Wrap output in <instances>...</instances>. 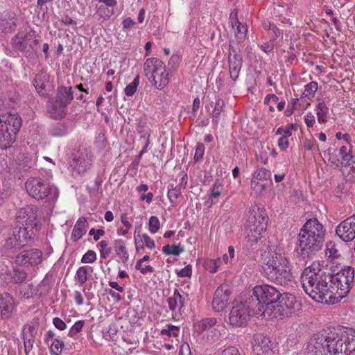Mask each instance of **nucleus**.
<instances>
[{"mask_svg":"<svg viewBox=\"0 0 355 355\" xmlns=\"http://www.w3.org/2000/svg\"><path fill=\"white\" fill-rule=\"evenodd\" d=\"M16 219L19 226L12 230L5 241L4 249L24 248L33 242L38 235L40 224L37 207L27 206L21 208L17 212Z\"/></svg>","mask_w":355,"mask_h":355,"instance_id":"obj_1","label":"nucleus"},{"mask_svg":"<svg viewBox=\"0 0 355 355\" xmlns=\"http://www.w3.org/2000/svg\"><path fill=\"white\" fill-rule=\"evenodd\" d=\"M331 278V273L322 270L318 262H313L304 270L300 280L304 292L313 300L329 304L333 297Z\"/></svg>","mask_w":355,"mask_h":355,"instance_id":"obj_2","label":"nucleus"},{"mask_svg":"<svg viewBox=\"0 0 355 355\" xmlns=\"http://www.w3.org/2000/svg\"><path fill=\"white\" fill-rule=\"evenodd\" d=\"M324 236L325 229L317 218L307 220L298 233L296 252L303 259L311 257L322 248Z\"/></svg>","mask_w":355,"mask_h":355,"instance_id":"obj_3","label":"nucleus"},{"mask_svg":"<svg viewBox=\"0 0 355 355\" xmlns=\"http://www.w3.org/2000/svg\"><path fill=\"white\" fill-rule=\"evenodd\" d=\"M263 272L271 282L286 286L292 281L290 263L283 249L273 247L263 254Z\"/></svg>","mask_w":355,"mask_h":355,"instance_id":"obj_4","label":"nucleus"},{"mask_svg":"<svg viewBox=\"0 0 355 355\" xmlns=\"http://www.w3.org/2000/svg\"><path fill=\"white\" fill-rule=\"evenodd\" d=\"M281 296L280 291L275 287L268 284L259 285L253 288L252 295L248 298V302L253 306L257 317L269 318Z\"/></svg>","mask_w":355,"mask_h":355,"instance_id":"obj_5","label":"nucleus"},{"mask_svg":"<svg viewBox=\"0 0 355 355\" xmlns=\"http://www.w3.org/2000/svg\"><path fill=\"white\" fill-rule=\"evenodd\" d=\"M327 355H349L355 351V330L345 327L329 331Z\"/></svg>","mask_w":355,"mask_h":355,"instance_id":"obj_6","label":"nucleus"},{"mask_svg":"<svg viewBox=\"0 0 355 355\" xmlns=\"http://www.w3.org/2000/svg\"><path fill=\"white\" fill-rule=\"evenodd\" d=\"M331 286L332 298H329V304L338 302L345 297L354 284V270L350 266L342 268L336 275L331 274Z\"/></svg>","mask_w":355,"mask_h":355,"instance_id":"obj_7","label":"nucleus"},{"mask_svg":"<svg viewBox=\"0 0 355 355\" xmlns=\"http://www.w3.org/2000/svg\"><path fill=\"white\" fill-rule=\"evenodd\" d=\"M266 227L267 218L265 210L259 207L252 208L249 212L247 220L245 241L249 247L254 248L266 232Z\"/></svg>","mask_w":355,"mask_h":355,"instance_id":"obj_8","label":"nucleus"},{"mask_svg":"<svg viewBox=\"0 0 355 355\" xmlns=\"http://www.w3.org/2000/svg\"><path fill=\"white\" fill-rule=\"evenodd\" d=\"M145 76L157 89L165 88L169 83V72L163 61L157 58L146 59L144 64Z\"/></svg>","mask_w":355,"mask_h":355,"instance_id":"obj_9","label":"nucleus"},{"mask_svg":"<svg viewBox=\"0 0 355 355\" xmlns=\"http://www.w3.org/2000/svg\"><path fill=\"white\" fill-rule=\"evenodd\" d=\"M28 195L37 200L55 201L59 195L57 187L39 178H31L25 184Z\"/></svg>","mask_w":355,"mask_h":355,"instance_id":"obj_10","label":"nucleus"},{"mask_svg":"<svg viewBox=\"0 0 355 355\" xmlns=\"http://www.w3.org/2000/svg\"><path fill=\"white\" fill-rule=\"evenodd\" d=\"M301 304L297 300L295 296L286 293L281 296L277 301L275 307L272 309V315L270 319H282L284 317H289L300 309Z\"/></svg>","mask_w":355,"mask_h":355,"instance_id":"obj_11","label":"nucleus"},{"mask_svg":"<svg viewBox=\"0 0 355 355\" xmlns=\"http://www.w3.org/2000/svg\"><path fill=\"white\" fill-rule=\"evenodd\" d=\"M253 309L248 299L244 302L234 301L229 314L230 324L234 327L245 325L251 315H255Z\"/></svg>","mask_w":355,"mask_h":355,"instance_id":"obj_12","label":"nucleus"},{"mask_svg":"<svg viewBox=\"0 0 355 355\" xmlns=\"http://www.w3.org/2000/svg\"><path fill=\"white\" fill-rule=\"evenodd\" d=\"M43 260V252L37 248H29L21 250L15 257V263L24 268L35 267Z\"/></svg>","mask_w":355,"mask_h":355,"instance_id":"obj_13","label":"nucleus"},{"mask_svg":"<svg viewBox=\"0 0 355 355\" xmlns=\"http://www.w3.org/2000/svg\"><path fill=\"white\" fill-rule=\"evenodd\" d=\"M12 44L15 49L31 54L38 44V40L31 33L21 31L12 39Z\"/></svg>","mask_w":355,"mask_h":355,"instance_id":"obj_14","label":"nucleus"},{"mask_svg":"<svg viewBox=\"0 0 355 355\" xmlns=\"http://www.w3.org/2000/svg\"><path fill=\"white\" fill-rule=\"evenodd\" d=\"M93 162L91 153L86 148L78 151L70 162V166L73 169V175H81L85 173L90 167Z\"/></svg>","mask_w":355,"mask_h":355,"instance_id":"obj_15","label":"nucleus"},{"mask_svg":"<svg viewBox=\"0 0 355 355\" xmlns=\"http://www.w3.org/2000/svg\"><path fill=\"white\" fill-rule=\"evenodd\" d=\"M50 78V75L44 69L35 74L33 85L41 96H48L53 92V85Z\"/></svg>","mask_w":355,"mask_h":355,"instance_id":"obj_16","label":"nucleus"},{"mask_svg":"<svg viewBox=\"0 0 355 355\" xmlns=\"http://www.w3.org/2000/svg\"><path fill=\"white\" fill-rule=\"evenodd\" d=\"M336 234L345 242L355 239V214L342 221L336 227Z\"/></svg>","mask_w":355,"mask_h":355,"instance_id":"obj_17","label":"nucleus"},{"mask_svg":"<svg viewBox=\"0 0 355 355\" xmlns=\"http://www.w3.org/2000/svg\"><path fill=\"white\" fill-rule=\"evenodd\" d=\"M16 311L17 304L12 296L8 293L0 294V320H10Z\"/></svg>","mask_w":355,"mask_h":355,"instance_id":"obj_18","label":"nucleus"},{"mask_svg":"<svg viewBox=\"0 0 355 355\" xmlns=\"http://www.w3.org/2000/svg\"><path fill=\"white\" fill-rule=\"evenodd\" d=\"M243 64V57L235 49L230 46L228 55L229 74L234 81L239 78Z\"/></svg>","mask_w":355,"mask_h":355,"instance_id":"obj_19","label":"nucleus"},{"mask_svg":"<svg viewBox=\"0 0 355 355\" xmlns=\"http://www.w3.org/2000/svg\"><path fill=\"white\" fill-rule=\"evenodd\" d=\"M185 297L181 295L178 289H175L171 296L167 299L169 310L172 312L173 318L179 320L182 315V309L184 306Z\"/></svg>","mask_w":355,"mask_h":355,"instance_id":"obj_20","label":"nucleus"},{"mask_svg":"<svg viewBox=\"0 0 355 355\" xmlns=\"http://www.w3.org/2000/svg\"><path fill=\"white\" fill-rule=\"evenodd\" d=\"M322 341L323 337L321 332L313 334L303 345V352L306 355H322Z\"/></svg>","mask_w":355,"mask_h":355,"instance_id":"obj_21","label":"nucleus"},{"mask_svg":"<svg viewBox=\"0 0 355 355\" xmlns=\"http://www.w3.org/2000/svg\"><path fill=\"white\" fill-rule=\"evenodd\" d=\"M21 126V119L17 114L5 113L0 115V127L10 132L17 133Z\"/></svg>","mask_w":355,"mask_h":355,"instance_id":"obj_22","label":"nucleus"},{"mask_svg":"<svg viewBox=\"0 0 355 355\" xmlns=\"http://www.w3.org/2000/svg\"><path fill=\"white\" fill-rule=\"evenodd\" d=\"M230 292L227 286H220L214 293L212 301L213 309L216 312L222 311L229 300Z\"/></svg>","mask_w":355,"mask_h":355,"instance_id":"obj_23","label":"nucleus"},{"mask_svg":"<svg viewBox=\"0 0 355 355\" xmlns=\"http://www.w3.org/2000/svg\"><path fill=\"white\" fill-rule=\"evenodd\" d=\"M253 351L258 355H262L271 350V341L269 338L261 334H255L252 341Z\"/></svg>","mask_w":355,"mask_h":355,"instance_id":"obj_24","label":"nucleus"},{"mask_svg":"<svg viewBox=\"0 0 355 355\" xmlns=\"http://www.w3.org/2000/svg\"><path fill=\"white\" fill-rule=\"evenodd\" d=\"M17 18L14 12H4L0 18V29L4 33L13 31L17 26Z\"/></svg>","mask_w":355,"mask_h":355,"instance_id":"obj_25","label":"nucleus"},{"mask_svg":"<svg viewBox=\"0 0 355 355\" xmlns=\"http://www.w3.org/2000/svg\"><path fill=\"white\" fill-rule=\"evenodd\" d=\"M67 105L57 99L48 104V112L53 119L62 118L67 112Z\"/></svg>","mask_w":355,"mask_h":355,"instance_id":"obj_26","label":"nucleus"},{"mask_svg":"<svg viewBox=\"0 0 355 355\" xmlns=\"http://www.w3.org/2000/svg\"><path fill=\"white\" fill-rule=\"evenodd\" d=\"M217 322V320L215 318H205L199 320H196L193 322V331L198 335H200L204 331L210 329L214 327Z\"/></svg>","mask_w":355,"mask_h":355,"instance_id":"obj_27","label":"nucleus"},{"mask_svg":"<svg viewBox=\"0 0 355 355\" xmlns=\"http://www.w3.org/2000/svg\"><path fill=\"white\" fill-rule=\"evenodd\" d=\"M88 226L89 223L85 218L82 217L78 218L73 227L71 233V239L73 241H78L83 235L85 234Z\"/></svg>","mask_w":355,"mask_h":355,"instance_id":"obj_28","label":"nucleus"},{"mask_svg":"<svg viewBox=\"0 0 355 355\" xmlns=\"http://www.w3.org/2000/svg\"><path fill=\"white\" fill-rule=\"evenodd\" d=\"M0 127V148L7 149L10 148L16 139L17 133L10 132L8 129Z\"/></svg>","mask_w":355,"mask_h":355,"instance_id":"obj_29","label":"nucleus"},{"mask_svg":"<svg viewBox=\"0 0 355 355\" xmlns=\"http://www.w3.org/2000/svg\"><path fill=\"white\" fill-rule=\"evenodd\" d=\"M271 173L269 170L261 168L253 173L251 180V188L254 190L257 189V187L259 184V181H267L270 179Z\"/></svg>","mask_w":355,"mask_h":355,"instance_id":"obj_30","label":"nucleus"},{"mask_svg":"<svg viewBox=\"0 0 355 355\" xmlns=\"http://www.w3.org/2000/svg\"><path fill=\"white\" fill-rule=\"evenodd\" d=\"M230 19L232 28L236 27V37L238 41L239 42L243 41L246 36L247 28L239 22L236 13L235 17H233V15H230Z\"/></svg>","mask_w":355,"mask_h":355,"instance_id":"obj_31","label":"nucleus"},{"mask_svg":"<svg viewBox=\"0 0 355 355\" xmlns=\"http://www.w3.org/2000/svg\"><path fill=\"white\" fill-rule=\"evenodd\" d=\"M72 88L70 87H60L58 88L55 99L64 103L67 105L73 100Z\"/></svg>","mask_w":355,"mask_h":355,"instance_id":"obj_32","label":"nucleus"},{"mask_svg":"<svg viewBox=\"0 0 355 355\" xmlns=\"http://www.w3.org/2000/svg\"><path fill=\"white\" fill-rule=\"evenodd\" d=\"M114 248L117 255L121 259L123 263L126 262L129 256L123 241L116 240L114 241Z\"/></svg>","mask_w":355,"mask_h":355,"instance_id":"obj_33","label":"nucleus"},{"mask_svg":"<svg viewBox=\"0 0 355 355\" xmlns=\"http://www.w3.org/2000/svg\"><path fill=\"white\" fill-rule=\"evenodd\" d=\"M68 131V128L65 124L56 123L51 127L49 134L53 137H63L67 134Z\"/></svg>","mask_w":355,"mask_h":355,"instance_id":"obj_34","label":"nucleus"},{"mask_svg":"<svg viewBox=\"0 0 355 355\" xmlns=\"http://www.w3.org/2000/svg\"><path fill=\"white\" fill-rule=\"evenodd\" d=\"M328 107L324 102H320L316 108V114L318 116V121L320 123H324L327 122Z\"/></svg>","mask_w":355,"mask_h":355,"instance_id":"obj_35","label":"nucleus"},{"mask_svg":"<svg viewBox=\"0 0 355 355\" xmlns=\"http://www.w3.org/2000/svg\"><path fill=\"white\" fill-rule=\"evenodd\" d=\"M11 281L15 284L24 282L27 277V273L22 269L14 268L12 271L9 272Z\"/></svg>","mask_w":355,"mask_h":355,"instance_id":"obj_36","label":"nucleus"},{"mask_svg":"<svg viewBox=\"0 0 355 355\" xmlns=\"http://www.w3.org/2000/svg\"><path fill=\"white\" fill-rule=\"evenodd\" d=\"M38 290L33 286V284H27L21 286L20 289V295L21 297L30 299L33 297L37 293Z\"/></svg>","mask_w":355,"mask_h":355,"instance_id":"obj_37","label":"nucleus"},{"mask_svg":"<svg viewBox=\"0 0 355 355\" xmlns=\"http://www.w3.org/2000/svg\"><path fill=\"white\" fill-rule=\"evenodd\" d=\"M88 267L81 266L78 268L75 279L79 286H82L87 281Z\"/></svg>","mask_w":355,"mask_h":355,"instance_id":"obj_38","label":"nucleus"},{"mask_svg":"<svg viewBox=\"0 0 355 355\" xmlns=\"http://www.w3.org/2000/svg\"><path fill=\"white\" fill-rule=\"evenodd\" d=\"M324 156L329 162H330L333 166L336 167H339L341 164V162L338 159L337 155L336 154V149L328 148L324 153Z\"/></svg>","mask_w":355,"mask_h":355,"instance_id":"obj_39","label":"nucleus"},{"mask_svg":"<svg viewBox=\"0 0 355 355\" xmlns=\"http://www.w3.org/2000/svg\"><path fill=\"white\" fill-rule=\"evenodd\" d=\"M179 331L180 328L178 326L168 324L166 328L161 330L160 334L161 335L168 338H178Z\"/></svg>","mask_w":355,"mask_h":355,"instance_id":"obj_40","label":"nucleus"},{"mask_svg":"<svg viewBox=\"0 0 355 355\" xmlns=\"http://www.w3.org/2000/svg\"><path fill=\"white\" fill-rule=\"evenodd\" d=\"M37 331V325L36 323L31 322L26 324L23 328V336L35 338Z\"/></svg>","mask_w":355,"mask_h":355,"instance_id":"obj_41","label":"nucleus"},{"mask_svg":"<svg viewBox=\"0 0 355 355\" xmlns=\"http://www.w3.org/2000/svg\"><path fill=\"white\" fill-rule=\"evenodd\" d=\"M325 253L331 259H337L340 256L339 251L336 248L335 243L331 241L327 243Z\"/></svg>","mask_w":355,"mask_h":355,"instance_id":"obj_42","label":"nucleus"},{"mask_svg":"<svg viewBox=\"0 0 355 355\" xmlns=\"http://www.w3.org/2000/svg\"><path fill=\"white\" fill-rule=\"evenodd\" d=\"M317 90L318 83L315 81H312L305 86L303 96L310 99L314 96Z\"/></svg>","mask_w":355,"mask_h":355,"instance_id":"obj_43","label":"nucleus"},{"mask_svg":"<svg viewBox=\"0 0 355 355\" xmlns=\"http://www.w3.org/2000/svg\"><path fill=\"white\" fill-rule=\"evenodd\" d=\"M139 84V76L137 75L133 80V81L128 85L125 89V94L128 96H132L135 94L137 91V87Z\"/></svg>","mask_w":355,"mask_h":355,"instance_id":"obj_44","label":"nucleus"},{"mask_svg":"<svg viewBox=\"0 0 355 355\" xmlns=\"http://www.w3.org/2000/svg\"><path fill=\"white\" fill-rule=\"evenodd\" d=\"M224 101L218 99L215 103V106L212 112L213 121L218 123L220 114L223 111Z\"/></svg>","mask_w":355,"mask_h":355,"instance_id":"obj_45","label":"nucleus"},{"mask_svg":"<svg viewBox=\"0 0 355 355\" xmlns=\"http://www.w3.org/2000/svg\"><path fill=\"white\" fill-rule=\"evenodd\" d=\"M171 188L168 189L167 196L168 198L169 201L174 204L176 202L177 199L181 195V191L182 190L178 185L173 187V186L171 185Z\"/></svg>","mask_w":355,"mask_h":355,"instance_id":"obj_46","label":"nucleus"},{"mask_svg":"<svg viewBox=\"0 0 355 355\" xmlns=\"http://www.w3.org/2000/svg\"><path fill=\"white\" fill-rule=\"evenodd\" d=\"M97 12L101 18L108 19L114 13V9L101 5L97 8Z\"/></svg>","mask_w":355,"mask_h":355,"instance_id":"obj_47","label":"nucleus"},{"mask_svg":"<svg viewBox=\"0 0 355 355\" xmlns=\"http://www.w3.org/2000/svg\"><path fill=\"white\" fill-rule=\"evenodd\" d=\"M100 247V255L103 259H106L112 252V250L108 247V243L106 241L102 240L98 243Z\"/></svg>","mask_w":355,"mask_h":355,"instance_id":"obj_48","label":"nucleus"},{"mask_svg":"<svg viewBox=\"0 0 355 355\" xmlns=\"http://www.w3.org/2000/svg\"><path fill=\"white\" fill-rule=\"evenodd\" d=\"M148 225L149 231L152 234H155L156 232H157L160 227V223L159 218L155 216H150L149 218Z\"/></svg>","mask_w":355,"mask_h":355,"instance_id":"obj_49","label":"nucleus"},{"mask_svg":"<svg viewBox=\"0 0 355 355\" xmlns=\"http://www.w3.org/2000/svg\"><path fill=\"white\" fill-rule=\"evenodd\" d=\"M64 347V342L58 338H55L51 345V350L52 353L58 354L62 352Z\"/></svg>","mask_w":355,"mask_h":355,"instance_id":"obj_50","label":"nucleus"},{"mask_svg":"<svg viewBox=\"0 0 355 355\" xmlns=\"http://www.w3.org/2000/svg\"><path fill=\"white\" fill-rule=\"evenodd\" d=\"M84 326V321L83 320H78L75 322V324L71 327L68 332V335L70 337H73L75 335H76L78 333H79L83 327Z\"/></svg>","mask_w":355,"mask_h":355,"instance_id":"obj_51","label":"nucleus"},{"mask_svg":"<svg viewBox=\"0 0 355 355\" xmlns=\"http://www.w3.org/2000/svg\"><path fill=\"white\" fill-rule=\"evenodd\" d=\"M220 263L221 260L220 259H211L206 263L207 269L212 273L216 272L220 267Z\"/></svg>","mask_w":355,"mask_h":355,"instance_id":"obj_52","label":"nucleus"},{"mask_svg":"<svg viewBox=\"0 0 355 355\" xmlns=\"http://www.w3.org/2000/svg\"><path fill=\"white\" fill-rule=\"evenodd\" d=\"M138 238H140L141 243H144L146 248L152 250L155 248V241L146 234H144L141 236L137 235Z\"/></svg>","mask_w":355,"mask_h":355,"instance_id":"obj_53","label":"nucleus"},{"mask_svg":"<svg viewBox=\"0 0 355 355\" xmlns=\"http://www.w3.org/2000/svg\"><path fill=\"white\" fill-rule=\"evenodd\" d=\"M223 190V185L220 183V180H216L213 185L211 198H216L220 196Z\"/></svg>","mask_w":355,"mask_h":355,"instance_id":"obj_54","label":"nucleus"},{"mask_svg":"<svg viewBox=\"0 0 355 355\" xmlns=\"http://www.w3.org/2000/svg\"><path fill=\"white\" fill-rule=\"evenodd\" d=\"M96 259V254L93 250H88L82 257L81 262L85 263H92Z\"/></svg>","mask_w":355,"mask_h":355,"instance_id":"obj_55","label":"nucleus"},{"mask_svg":"<svg viewBox=\"0 0 355 355\" xmlns=\"http://www.w3.org/2000/svg\"><path fill=\"white\" fill-rule=\"evenodd\" d=\"M339 153L342 156V159L343 161L346 162V163L349 165L350 161L352 159L353 156L349 151L347 150V148L345 146H343L339 149Z\"/></svg>","mask_w":355,"mask_h":355,"instance_id":"obj_56","label":"nucleus"},{"mask_svg":"<svg viewBox=\"0 0 355 355\" xmlns=\"http://www.w3.org/2000/svg\"><path fill=\"white\" fill-rule=\"evenodd\" d=\"M269 31H270V40H272V41H275L283 33L282 30L279 29L276 26L270 24H269Z\"/></svg>","mask_w":355,"mask_h":355,"instance_id":"obj_57","label":"nucleus"},{"mask_svg":"<svg viewBox=\"0 0 355 355\" xmlns=\"http://www.w3.org/2000/svg\"><path fill=\"white\" fill-rule=\"evenodd\" d=\"M205 147L203 144L198 143L196 148V152L194 155V159L196 162H198L202 159Z\"/></svg>","mask_w":355,"mask_h":355,"instance_id":"obj_58","label":"nucleus"},{"mask_svg":"<svg viewBox=\"0 0 355 355\" xmlns=\"http://www.w3.org/2000/svg\"><path fill=\"white\" fill-rule=\"evenodd\" d=\"M323 337V341H322V355H327V353H329V332L324 331L321 332Z\"/></svg>","mask_w":355,"mask_h":355,"instance_id":"obj_59","label":"nucleus"},{"mask_svg":"<svg viewBox=\"0 0 355 355\" xmlns=\"http://www.w3.org/2000/svg\"><path fill=\"white\" fill-rule=\"evenodd\" d=\"M23 338L25 352L28 355V352H30L33 349L35 338L23 336Z\"/></svg>","mask_w":355,"mask_h":355,"instance_id":"obj_60","label":"nucleus"},{"mask_svg":"<svg viewBox=\"0 0 355 355\" xmlns=\"http://www.w3.org/2000/svg\"><path fill=\"white\" fill-rule=\"evenodd\" d=\"M221 355H241L239 349L235 347H228L221 353Z\"/></svg>","mask_w":355,"mask_h":355,"instance_id":"obj_61","label":"nucleus"},{"mask_svg":"<svg viewBox=\"0 0 355 355\" xmlns=\"http://www.w3.org/2000/svg\"><path fill=\"white\" fill-rule=\"evenodd\" d=\"M53 324L59 330H64L67 328L66 323L58 317L53 319Z\"/></svg>","mask_w":355,"mask_h":355,"instance_id":"obj_62","label":"nucleus"},{"mask_svg":"<svg viewBox=\"0 0 355 355\" xmlns=\"http://www.w3.org/2000/svg\"><path fill=\"white\" fill-rule=\"evenodd\" d=\"M89 235L94 236V239L97 241L99 240L100 237L101 236H103L105 234V231L101 229L95 230L94 228H92L89 232Z\"/></svg>","mask_w":355,"mask_h":355,"instance_id":"obj_63","label":"nucleus"},{"mask_svg":"<svg viewBox=\"0 0 355 355\" xmlns=\"http://www.w3.org/2000/svg\"><path fill=\"white\" fill-rule=\"evenodd\" d=\"M274 46H275V44H274V41H272V40H270V41L268 42H266L265 43H263L261 46V49L262 51H263L265 53H270L271 51H272L273 49H274Z\"/></svg>","mask_w":355,"mask_h":355,"instance_id":"obj_64","label":"nucleus"}]
</instances>
